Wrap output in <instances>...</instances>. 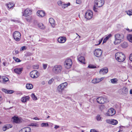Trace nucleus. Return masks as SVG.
<instances>
[{
	"label": "nucleus",
	"instance_id": "obj_1",
	"mask_svg": "<svg viewBox=\"0 0 132 132\" xmlns=\"http://www.w3.org/2000/svg\"><path fill=\"white\" fill-rule=\"evenodd\" d=\"M114 43L115 45L120 44L124 40L125 36L122 33H118L114 35Z\"/></svg>",
	"mask_w": 132,
	"mask_h": 132
},
{
	"label": "nucleus",
	"instance_id": "obj_2",
	"mask_svg": "<svg viewBox=\"0 0 132 132\" xmlns=\"http://www.w3.org/2000/svg\"><path fill=\"white\" fill-rule=\"evenodd\" d=\"M115 58L119 62L123 61L125 59V57L124 54L121 52H117L115 55Z\"/></svg>",
	"mask_w": 132,
	"mask_h": 132
},
{
	"label": "nucleus",
	"instance_id": "obj_3",
	"mask_svg": "<svg viewBox=\"0 0 132 132\" xmlns=\"http://www.w3.org/2000/svg\"><path fill=\"white\" fill-rule=\"evenodd\" d=\"M68 84L67 82L62 83L58 86L57 88L58 92L60 93H62L67 86Z\"/></svg>",
	"mask_w": 132,
	"mask_h": 132
},
{
	"label": "nucleus",
	"instance_id": "obj_4",
	"mask_svg": "<svg viewBox=\"0 0 132 132\" xmlns=\"http://www.w3.org/2000/svg\"><path fill=\"white\" fill-rule=\"evenodd\" d=\"M62 69V66L60 65H55L53 68V72L55 73L58 74L61 72Z\"/></svg>",
	"mask_w": 132,
	"mask_h": 132
},
{
	"label": "nucleus",
	"instance_id": "obj_5",
	"mask_svg": "<svg viewBox=\"0 0 132 132\" xmlns=\"http://www.w3.org/2000/svg\"><path fill=\"white\" fill-rule=\"evenodd\" d=\"M72 64V60L70 59L67 58L64 62V65L66 68L69 69L71 67Z\"/></svg>",
	"mask_w": 132,
	"mask_h": 132
},
{
	"label": "nucleus",
	"instance_id": "obj_6",
	"mask_svg": "<svg viewBox=\"0 0 132 132\" xmlns=\"http://www.w3.org/2000/svg\"><path fill=\"white\" fill-rule=\"evenodd\" d=\"M97 102L101 104H104L108 101L106 97H100L96 99Z\"/></svg>",
	"mask_w": 132,
	"mask_h": 132
},
{
	"label": "nucleus",
	"instance_id": "obj_7",
	"mask_svg": "<svg viewBox=\"0 0 132 132\" xmlns=\"http://www.w3.org/2000/svg\"><path fill=\"white\" fill-rule=\"evenodd\" d=\"M13 37L15 40L16 41L20 40L21 34L19 31H16L14 32L13 34Z\"/></svg>",
	"mask_w": 132,
	"mask_h": 132
},
{
	"label": "nucleus",
	"instance_id": "obj_8",
	"mask_svg": "<svg viewBox=\"0 0 132 132\" xmlns=\"http://www.w3.org/2000/svg\"><path fill=\"white\" fill-rule=\"evenodd\" d=\"M104 0H95L94 6L97 7H100L104 4Z\"/></svg>",
	"mask_w": 132,
	"mask_h": 132
},
{
	"label": "nucleus",
	"instance_id": "obj_9",
	"mask_svg": "<svg viewBox=\"0 0 132 132\" xmlns=\"http://www.w3.org/2000/svg\"><path fill=\"white\" fill-rule=\"evenodd\" d=\"M40 74V73L36 70L31 71L30 74L31 77L33 78H37L39 76Z\"/></svg>",
	"mask_w": 132,
	"mask_h": 132
},
{
	"label": "nucleus",
	"instance_id": "obj_10",
	"mask_svg": "<svg viewBox=\"0 0 132 132\" xmlns=\"http://www.w3.org/2000/svg\"><path fill=\"white\" fill-rule=\"evenodd\" d=\"M93 15V13L92 11L90 10H88L85 13V17L87 19L89 20L92 18Z\"/></svg>",
	"mask_w": 132,
	"mask_h": 132
},
{
	"label": "nucleus",
	"instance_id": "obj_11",
	"mask_svg": "<svg viewBox=\"0 0 132 132\" xmlns=\"http://www.w3.org/2000/svg\"><path fill=\"white\" fill-rule=\"evenodd\" d=\"M102 53V50L99 48L96 49L94 51V55L97 57H99L101 56Z\"/></svg>",
	"mask_w": 132,
	"mask_h": 132
},
{
	"label": "nucleus",
	"instance_id": "obj_12",
	"mask_svg": "<svg viewBox=\"0 0 132 132\" xmlns=\"http://www.w3.org/2000/svg\"><path fill=\"white\" fill-rule=\"evenodd\" d=\"M116 113L115 110L113 108H111L109 110L106 114L108 116H112L114 115Z\"/></svg>",
	"mask_w": 132,
	"mask_h": 132
},
{
	"label": "nucleus",
	"instance_id": "obj_13",
	"mask_svg": "<svg viewBox=\"0 0 132 132\" xmlns=\"http://www.w3.org/2000/svg\"><path fill=\"white\" fill-rule=\"evenodd\" d=\"M31 10L29 8L26 9L24 11L23 15L24 16H27L32 14Z\"/></svg>",
	"mask_w": 132,
	"mask_h": 132
},
{
	"label": "nucleus",
	"instance_id": "obj_14",
	"mask_svg": "<svg viewBox=\"0 0 132 132\" xmlns=\"http://www.w3.org/2000/svg\"><path fill=\"white\" fill-rule=\"evenodd\" d=\"M37 14L39 17L42 18L45 15L46 13L44 11L38 10L37 12Z\"/></svg>",
	"mask_w": 132,
	"mask_h": 132
},
{
	"label": "nucleus",
	"instance_id": "obj_15",
	"mask_svg": "<svg viewBox=\"0 0 132 132\" xmlns=\"http://www.w3.org/2000/svg\"><path fill=\"white\" fill-rule=\"evenodd\" d=\"M30 99L29 97L28 96L24 95L22 97L21 99V101L23 103L26 102L27 101H29Z\"/></svg>",
	"mask_w": 132,
	"mask_h": 132
},
{
	"label": "nucleus",
	"instance_id": "obj_16",
	"mask_svg": "<svg viewBox=\"0 0 132 132\" xmlns=\"http://www.w3.org/2000/svg\"><path fill=\"white\" fill-rule=\"evenodd\" d=\"M23 70V68H16L14 69V71L16 73L19 75L21 73Z\"/></svg>",
	"mask_w": 132,
	"mask_h": 132
},
{
	"label": "nucleus",
	"instance_id": "obj_17",
	"mask_svg": "<svg viewBox=\"0 0 132 132\" xmlns=\"http://www.w3.org/2000/svg\"><path fill=\"white\" fill-rule=\"evenodd\" d=\"M58 42L60 43H64L66 40V38L65 37H60L57 40Z\"/></svg>",
	"mask_w": 132,
	"mask_h": 132
},
{
	"label": "nucleus",
	"instance_id": "obj_18",
	"mask_svg": "<svg viewBox=\"0 0 132 132\" xmlns=\"http://www.w3.org/2000/svg\"><path fill=\"white\" fill-rule=\"evenodd\" d=\"M31 129L29 127L24 128L21 130L19 132H31Z\"/></svg>",
	"mask_w": 132,
	"mask_h": 132
},
{
	"label": "nucleus",
	"instance_id": "obj_19",
	"mask_svg": "<svg viewBox=\"0 0 132 132\" xmlns=\"http://www.w3.org/2000/svg\"><path fill=\"white\" fill-rule=\"evenodd\" d=\"M122 94L124 96L127 95L128 93V88L126 87L123 88L122 89Z\"/></svg>",
	"mask_w": 132,
	"mask_h": 132
},
{
	"label": "nucleus",
	"instance_id": "obj_20",
	"mask_svg": "<svg viewBox=\"0 0 132 132\" xmlns=\"http://www.w3.org/2000/svg\"><path fill=\"white\" fill-rule=\"evenodd\" d=\"M12 119L13 120L14 122L16 123H19L21 122V119L18 117H13Z\"/></svg>",
	"mask_w": 132,
	"mask_h": 132
},
{
	"label": "nucleus",
	"instance_id": "obj_21",
	"mask_svg": "<svg viewBox=\"0 0 132 132\" xmlns=\"http://www.w3.org/2000/svg\"><path fill=\"white\" fill-rule=\"evenodd\" d=\"M108 71V69L105 68L101 69L100 71V73L101 74L103 75L107 73Z\"/></svg>",
	"mask_w": 132,
	"mask_h": 132
},
{
	"label": "nucleus",
	"instance_id": "obj_22",
	"mask_svg": "<svg viewBox=\"0 0 132 132\" xmlns=\"http://www.w3.org/2000/svg\"><path fill=\"white\" fill-rule=\"evenodd\" d=\"M49 22L51 24L52 27H55V22L54 19L52 18H50L49 19Z\"/></svg>",
	"mask_w": 132,
	"mask_h": 132
},
{
	"label": "nucleus",
	"instance_id": "obj_23",
	"mask_svg": "<svg viewBox=\"0 0 132 132\" xmlns=\"http://www.w3.org/2000/svg\"><path fill=\"white\" fill-rule=\"evenodd\" d=\"M78 60L82 63L85 64V58L84 57L82 56H81L79 57H78Z\"/></svg>",
	"mask_w": 132,
	"mask_h": 132
},
{
	"label": "nucleus",
	"instance_id": "obj_24",
	"mask_svg": "<svg viewBox=\"0 0 132 132\" xmlns=\"http://www.w3.org/2000/svg\"><path fill=\"white\" fill-rule=\"evenodd\" d=\"M2 79L3 80V81L2 82H1V80H0V82L1 83L6 82L9 80L8 78L6 76H3L2 77Z\"/></svg>",
	"mask_w": 132,
	"mask_h": 132
},
{
	"label": "nucleus",
	"instance_id": "obj_25",
	"mask_svg": "<svg viewBox=\"0 0 132 132\" xmlns=\"http://www.w3.org/2000/svg\"><path fill=\"white\" fill-rule=\"evenodd\" d=\"M121 47L123 48H125L128 46V43L125 42L121 44Z\"/></svg>",
	"mask_w": 132,
	"mask_h": 132
},
{
	"label": "nucleus",
	"instance_id": "obj_26",
	"mask_svg": "<svg viewBox=\"0 0 132 132\" xmlns=\"http://www.w3.org/2000/svg\"><path fill=\"white\" fill-rule=\"evenodd\" d=\"M38 28L40 29H44L45 28V26L42 23H39L38 24Z\"/></svg>",
	"mask_w": 132,
	"mask_h": 132
},
{
	"label": "nucleus",
	"instance_id": "obj_27",
	"mask_svg": "<svg viewBox=\"0 0 132 132\" xmlns=\"http://www.w3.org/2000/svg\"><path fill=\"white\" fill-rule=\"evenodd\" d=\"M70 3H68L67 4H65L63 2V4H62L61 7L63 9H64L67 7L68 6H70Z\"/></svg>",
	"mask_w": 132,
	"mask_h": 132
},
{
	"label": "nucleus",
	"instance_id": "obj_28",
	"mask_svg": "<svg viewBox=\"0 0 132 132\" xmlns=\"http://www.w3.org/2000/svg\"><path fill=\"white\" fill-rule=\"evenodd\" d=\"M33 86L30 84H27L26 85V87L27 89H31L33 88Z\"/></svg>",
	"mask_w": 132,
	"mask_h": 132
},
{
	"label": "nucleus",
	"instance_id": "obj_29",
	"mask_svg": "<svg viewBox=\"0 0 132 132\" xmlns=\"http://www.w3.org/2000/svg\"><path fill=\"white\" fill-rule=\"evenodd\" d=\"M127 39L130 42L132 43V35H128L127 36Z\"/></svg>",
	"mask_w": 132,
	"mask_h": 132
},
{
	"label": "nucleus",
	"instance_id": "obj_30",
	"mask_svg": "<svg viewBox=\"0 0 132 132\" xmlns=\"http://www.w3.org/2000/svg\"><path fill=\"white\" fill-rule=\"evenodd\" d=\"M7 5L8 8L9 9L11 8L14 5V4L12 2H9L7 4Z\"/></svg>",
	"mask_w": 132,
	"mask_h": 132
},
{
	"label": "nucleus",
	"instance_id": "obj_31",
	"mask_svg": "<svg viewBox=\"0 0 132 132\" xmlns=\"http://www.w3.org/2000/svg\"><path fill=\"white\" fill-rule=\"evenodd\" d=\"M111 81L113 84H117L118 83V80L117 78H114L111 79Z\"/></svg>",
	"mask_w": 132,
	"mask_h": 132
},
{
	"label": "nucleus",
	"instance_id": "obj_32",
	"mask_svg": "<svg viewBox=\"0 0 132 132\" xmlns=\"http://www.w3.org/2000/svg\"><path fill=\"white\" fill-rule=\"evenodd\" d=\"M118 121L116 120L112 119L111 120V124L113 125H116L118 123Z\"/></svg>",
	"mask_w": 132,
	"mask_h": 132
},
{
	"label": "nucleus",
	"instance_id": "obj_33",
	"mask_svg": "<svg viewBox=\"0 0 132 132\" xmlns=\"http://www.w3.org/2000/svg\"><path fill=\"white\" fill-rule=\"evenodd\" d=\"M92 83L94 84H96L99 82L98 78L94 79L92 81Z\"/></svg>",
	"mask_w": 132,
	"mask_h": 132
},
{
	"label": "nucleus",
	"instance_id": "obj_34",
	"mask_svg": "<svg viewBox=\"0 0 132 132\" xmlns=\"http://www.w3.org/2000/svg\"><path fill=\"white\" fill-rule=\"evenodd\" d=\"M96 119L97 121H102V118H101V116L100 115H98L96 117Z\"/></svg>",
	"mask_w": 132,
	"mask_h": 132
},
{
	"label": "nucleus",
	"instance_id": "obj_35",
	"mask_svg": "<svg viewBox=\"0 0 132 132\" xmlns=\"http://www.w3.org/2000/svg\"><path fill=\"white\" fill-rule=\"evenodd\" d=\"M31 97L34 100H37V98L36 96L35 95L34 93H32L31 95Z\"/></svg>",
	"mask_w": 132,
	"mask_h": 132
},
{
	"label": "nucleus",
	"instance_id": "obj_36",
	"mask_svg": "<svg viewBox=\"0 0 132 132\" xmlns=\"http://www.w3.org/2000/svg\"><path fill=\"white\" fill-rule=\"evenodd\" d=\"M26 19L27 22H30L31 21L32 18L31 16H29L27 17Z\"/></svg>",
	"mask_w": 132,
	"mask_h": 132
},
{
	"label": "nucleus",
	"instance_id": "obj_37",
	"mask_svg": "<svg viewBox=\"0 0 132 132\" xmlns=\"http://www.w3.org/2000/svg\"><path fill=\"white\" fill-rule=\"evenodd\" d=\"M41 125L42 127H46L48 126L49 125L48 123H43L41 124Z\"/></svg>",
	"mask_w": 132,
	"mask_h": 132
},
{
	"label": "nucleus",
	"instance_id": "obj_38",
	"mask_svg": "<svg viewBox=\"0 0 132 132\" xmlns=\"http://www.w3.org/2000/svg\"><path fill=\"white\" fill-rule=\"evenodd\" d=\"M88 67L90 69H94L96 68V67L92 64H89L88 66Z\"/></svg>",
	"mask_w": 132,
	"mask_h": 132
},
{
	"label": "nucleus",
	"instance_id": "obj_39",
	"mask_svg": "<svg viewBox=\"0 0 132 132\" xmlns=\"http://www.w3.org/2000/svg\"><path fill=\"white\" fill-rule=\"evenodd\" d=\"M13 59L16 62H20L21 61L20 59L15 57H13Z\"/></svg>",
	"mask_w": 132,
	"mask_h": 132
},
{
	"label": "nucleus",
	"instance_id": "obj_40",
	"mask_svg": "<svg viewBox=\"0 0 132 132\" xmlns=\"http://www.w3.org/2000/svg\"><path fill=\"white\" fill-rule=\"evenodd\" d=\"M27 49V47L26 46H23L21 47L20 48V51H22L24 50H26Z\"/></svg>",
	"mask_w": 132,
	"mask_h": 132
},
{
	"label": "nucleus",
	"instance_id": "obj_41",
	"mask_svg": "<svg viewBox=\"0 0 132 132\" xmlns=\"http://www.w3.org/2000/svg\"><path fill=\"white\" fill-rule=\"evenodd\" d=\"M30 125L32 126L35 127H38L39 126V125L37 123H31Z\"/></svg>",
	"mask_w": 132,
	"mask_h": 132
},
{
	"label": "nucleus",
	"instance_id": "obj_42",
	"mask_svg": "<svg viewBox=\"0 0 132 132\" xmlns=\"http://www.w3.org/2000/svg\"><path fill=\"white\" fill-rule=\"evenodd\" d=\"M127 14L129 15H132V10H130L127 11Z\"/></svg>",
	"mask_w": 132,
	"mask_h": 132
},
{
	"label": "nucleus",
	"instance_id": "obj_43",
	"mask_svg": "<svg viewBox=\"0 0 132 132\" xmlns=\"http://www.w3.org/2000/svg\"><path fill=\"white\" fill-rule=\"evenodd\" d=\"M9 64V62H6V61H4L3 62V64L5 66H8Z\"/></svg>",
	"mask_w": 132,
	"mask_h": 132
},
{
	"label": "nucleus",
	"instance_id": "obj_44",
	"mask_svg": "<svg viewBox=\"0 0 132 132\" xmlns=\"http://www.w3.org/2000/svg\"><path fill=\"white\" fill-rule=\"evenodd\" d=\"M63 2L61 1H59L57 2L58 5L59 6H62V4H63Z\"/></svg>",
	"mask_w": 132,
	"mask_h": 132
},
{
	"label": "nucleus",
	"instance_id": "obj_45",
	"mask_svg": "<svg viewBox=\"0 0 132 132\" xmlns=\"http://www.w3.org/2000/svg\"><path fill=\"white\" fill-rule=\"evenodd\" d=\"M43 69L44 70L46 69L47 66V64L44 63L43 64Z\"/></svg>",
	"mask_w": 132,
	"mask_h": 132
},
{
	"label": "nucleus",
	"instance_id": "obj_46",
	"mask_svg": "<svg viewBox=\"0 0 132 132\" xmlns=\"http://www.w3.org/2000/svg\"><path fill=\"white\" fill-rule=\"evenodd\" d=\"M54 79L53 78L50 79L48 81V83L49 84H51L54 81Z\"/></svg>",
	"mask_w": 132,
	"mask_h": 132
},
{
	"label": "nucleus",
	"instance_id": "obj_47",
	"mask_svg": "<svg viewBox=\"0 0 132 132\" xmlns=\"http://www.w3.org/2000/svg\"><path fill=\"white\" fill-rule=\"evenodd\" d=\"M105 106L104 105H101L100 106V109L101 110H102L104 108Z\"/></svg>",
	"mask_w": 132,
	"mask_h": 132
},
{
	"label": "nucleus",
	"instance_id": "obj_48",
	"mask_svg": "<svg viewBox=\"0 0 132 132\" xmlns=\"http://www.w3.org/2000/svg\"><path fill=\"white\" fill-rule=\"evenodd\" d=\"M14 92V91L12 90H7V93L8 94H12Z\"/></svg>",
	"mask_w": 132,
	"mask_h": 132
},
{
	"label": "nucleus",
	"instance_id": "obj_49",
	"mask_svg": "<svg viewBox=\"0 0 132 132\" xmlns=\"http://www.w3.org/2000/svg\"><path fill=\"white\" fill-rule=\"evenodd\" d=\"M5 126H6V127H7L8 129H9V128H11L12 127L11 125L10 124L7 125Z\"/></svg>",
	"mask_w": 132,
	"mask_h": 132
},
{
	"label": "nucleus",
	"instance_id": "obj_50",
	"mask_svg": "<svg viewBox=\"0 0 132 132\" xmlns=\"http://www.w3.org/2000/svg\"><path fill=\"white\" fill-rule=\"evenodd\" d=\"M112 36L111 34H109L105 38L107 40L109 38Z\"/></svg>",
	"mask_w": 132,
	"mask_h": 132
},
{
	"label": "nucleus",
	"instance_id": "obj_51",
	"mask_svg": "<svg viewBox=\"0 0 132 132\" xmlns=\"http://www.w3.org/2000/svg\"><path fill=\"white\" fill-rule=\"evenodd\" d=\"M2 90L5 93H7L8 90L6 89L2 88Z\"/></svg>",
	"mask_w": 132,
	"mask_h": 132
},
{
	"label": "nucleus",
	"instance_id": "obj_52",
	"mask_svg": "<svg viewBox=\"0 0 132 132\" xmlns=\"http://www.w3.org/2000/svg\"><path fill=\"white\" fill-rule=\"evenodd\" d=\"M103 38H102L100 40L98 41L99 43L98 44H96L95 45H98L100 44L101 43V42H102V41L103 40Z\"/></svg>",
	"mask_w": 132,
	"mask_h": 132
},
{
	"label": "nucleus",
	"instance_id": "obj_53",
	"mask_svg": "<svg viewBox=\"0 0 132 132\" xmlns=\"http://www.w3.org/2000/svg\"><path fill=\"white\" fill-rule=\"evenodd\" d=\"M6 126L5 125L3 127V130L4 131H5L7 129V128L6 127Z\"/></svg>",
	"mask_w": 132,
	"mask_h": 132
},
{
	"label": "nucleus",
	"instance_id": "obj_54",
	"mask_svg": "<svg viewBox=\"0 0 132 132\" xmlns=\"http://www.w3.org/2000/svg\"><path fill=\"white\" fill-rule=\"evenodd\" d=\"M76 3L77 4H80L81 3V0H77Z\"/></svg>",
	"mask_w": 132,
	"mask_h": 132
},
{
	"label": "nucleus",
	"instance_id": "obj_55",
	"mask_svg": "<svg viewBox=\"0 0 132 132\" xmlns=\"http://www.w3.org/2000/svg\"><path fill=\"white\" fill-rule=\"evenodd\" d=\"M27 55L28 56H30L32 55V53L28 52L27 53Z\"/></svg>",
	"mask_w": 132,
	"mask_h": 132
},
{
	"label": "nucleus",
	"instance_id": "obj_56",
	"mask_svg": "<svg viewBox=\"0 0 132 132\" xmlns=\"http://www.w3.org/2000/svg\"><path fill=\"white\" fill-rule=\"evenodd\" d=\"M130 60L132 61V53L131 54L129 57Z\"/></svg>",
	"mask_w": 132,
	"mask_h": 132
},
{
	"label": "nucleus",
	"instance_id": "obj_57",
	"mask_svg": "<svg viewBox=\"0 0 132 132\" xmlns=\"http://www.w3.org/2000/svg\"><path fill=\"white\" fill-rule=\"evenodd\" d=\"M106 121L107 123H111V120L109 119H107L106 120Z\"/></svg>",
	"mask_w": 132,
	"mask_h": 132
},
{
	"label": "nucleus",
	"instance_id": "obj_58",
	"mask_svg": "<svg viewBox=\"0 0 132 132\" xmlns=\"http://www.w3.org/2000/svg\"><path fill=\"white\" fill-rule=\"evenodd\" d=\"M95 7V6H94V5L93 8V10L95 12H97V9Z\"/></svg>",
	"mask_w": 132,
	"mask_h": 132
},
{
	"label": "nucleus",
	"instance_id": "obj_59",
	"mask_svg": "<svg viewBox=\"0 0 132 132\" xmlns=\"http://www.w3.org/2000/svg\"><path fill=\"white\" fill-rule=\"evenodd\" d=\"M103 79H104V78H103V77L101 78L100 79L98 78V80L99 82H100V81H101L102 80H103Z\"/></svg>",
	"mask_w": 132,
	"mask_h": 132
},
{
	"label": "nucleus",
	"instance_id": "obj_60",
	"mask_svg": "<svg viewBox=\"0 0 132 132\" xmlns=\"http://www.w3.org/2000/svg\"><path fill=\"white\" fill-rule=\"evenodd\" d=\"M35 69H37L38 68V66L37 65L34 66L33 67Z\"/></svg>",
	"mask_w": 132,
	"mask_h": 132
},
{
	"label": "nucleus",
	"instance_id": "obj_61",
	"mask_svg": "<svg viewBox=\"0 0 132 132\" xmlns=\"http://www.w3.org/2000/svg\"><path fill=\"white\" fill-rule=\"evenodd\" d=\"M59 126H57V125H55V127H54V128L55 129H57L58 128H59Z\"/></svg>",
	"mask_w": 132,
	"mask_h": 132
},
{
	"label": "nucleus",
	"instance_id": "obj_62",
	"mask_svg": "<svg viewBox=\"0 0 132 132\" xmlns=\"http://www.w3.org/2000/svg\"><path fill=\"white\" fill-rule=\"evenodd\" d=\"M90 132H97L96 130L94 129H92L90 130Z\"/></svg>",
	"mask_w": 132,
	"mask_h": 132
},
{
	"label": "nucleus",
	"instance_id": "obj_63",
	"mask_svg": "<svg viewBox=\"0 0 132 132\" xmlns=\"http://www.w3.org/2000/svg\"><path fill=\"white\" fill-rule=\"evenodd\" d=\"M15 52L16 54H18L19 52V51L18 50H15Z\"/></svg>",
	"mask_w": 132,
	"mask_h": 132
},
{
	"label": "nucleus",
	"instance_id": "obj_64",
	"mask_svg": "<svg viewBox=\"0 0 132 132\" xmlns=\"http://www.w3.org/2000/svg\"><path fill=\"white\" fill-rule=\"evenodd\" d=\"M107 40V39H106L105 38L103 40V43H105Z\"/></svg>",
	"mask_w": 132,
	"mask_h": 132
}]
</instances>
